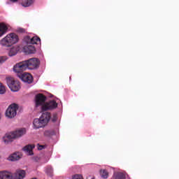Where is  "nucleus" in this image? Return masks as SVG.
<instances>
[{"label": "nucleus", "mask_w": 179, "mask_h": 179, "mask_svg": "<svg viewBox=\"0 0 179 179\" xmlns=\"http://www.w3.org/2000/svg\"><path fill=\"white\" fill-rule=\"evenodd\" d=\"M7 85L12 92H19L20 90V83L12 77L6 78Z\"/></svg>", "instance_id": "3"}, {"label": "nucleus", "mask_w": 179, "mask_h": 179, "mask_svg": "<svg viewBox=\"0 0 179 179\" xmlns=\"http://www.w3.org/2000/svg\"><path fill=\"white\" fill-rule=\"evenodd\" d=\"M41 122L45 125L48 124L50 120H51V113L48 112L43 113L40 117Z\"/></svg>", "instance_id": "11"}, {"label": "nucleus", "mask_w": 179, "mask_h": 179, "mask_svg": "<svg viewBox=\"0 0 179 179\" xmlns=\"http://www.w3.org/2000/svg\"><path fill=\"white\" fill-rule=\"evenodd\" d=\"M17 110H19V106L16 103L11 104L6 112V117H8V118H13L14 117H16V114L17 113Z\"/></svg>", "instance_id": "6"}, {"label": "nucleus", "mask_w": 179, "mask_h": 179, "mask_svg": "<svg viewBox=\"0 0 179 179\" xmlns=\"http://www.w3.org/2000/svg\"><path fill=\"white\" fill-rule=\"evenodd\" d=\"M19 41V36L16 34H9L1 41V45L3 47H11Z\"/></svg>", "instance_id": "1"}, {"label": "nucleus", "mask_w": 179, "mask_h": 179, "mask_svg": "<svg viewBox=\"0 0 179 179\" xmlns=\"http://www.w3.org/2000/svg\"><path fill=\"white\" fill-rule=\"evenodd\" d=\"M34 129H38L45 127V124L41 120V119H35L33 122Z\"/></svg>", "instance_id": "12"}, {"label": "nucleus", "mask_w": 179, "mask_h": 179, "mask_svg": "<svg viewBox=\"0 0 179 179\" xmlns=\"http://www.w3.org/2000/svg\"><path fill=\"white\" fill-rule=\"evenodd\" d=\"M24 41L29 45L30 44H38V43H41V39L38 36L31 38L27 36L24 38Z\"/></svg>", "instance_id": "10"}, {"label": "nucleus", "mask_w": 179, "mask_h": 179, "mask_svg": "<svg viewBox=\"0 0 179 179\" xmlns=\"http://www.w3.org/2000/svg\"><path fill=\"white\" fill-rule=\"evenodd\" d=\"M17 31L18 33H25L26 32V29H23V28H18L17 29Z\"/></svg>", "instance_id": "27"}, {"label": "nucleus", "mask_w": 179, "mask_h": 179, "mask_svg": "<svg viewBox=\"0 0 179 179\" xmlns=\"http://www.w3.org/2000/svg\"><path fill=\"white\" fill-rule=\"evenodd\" d=\"M27 66L26 64L25 61L20 62L19 63H17L14 66H13V71L17 73V76L19 75H22L23 72L24 71H27Z\"/></svg>", "instance_id": "5"}, {"label": "nucleus", "mask_w": 179, "mask_h": 179, "mask_svg": "<svg viewBox=\"0 0 179 179\" xmlns=\"http://www.w3.org/2000/svg\"><path fill=\"white\" fill-rule=\"evenodd\" d=\"M45 100H47V96L43 94H38L35 96V106L36 107H43L45 104Z\"/></svg>", "instance_id": "8"}, {"label": "nucleus", "mask_w": 179, "mask_h": 179, "mask_svg": "<svg viewBox=\"0 0 179 179\" xmlns=\"http://www.w3.org/2000/svg\"><path fill=\"white\" fill-rule=\"evenodd\" d=\"M26 177V171L24 170L17 171L15 173V179H23Z\"/></svg>", "instance_id": "17"}, {"label": "nucleus", "mask_w": 179, "mask_h": 179, "mask_svg": "<svg viewBox=\"0 0 179 179\" xmlns=\"http://www.w3.org/2000/svg\"><path fill=\"white\" fill-rule=\"evenodd\" d=\"M13 175H12V173L6 171H2L0 172V179H13Z\"/></svg>", "instance_id": "13"}, {"label": "nucleus", "mask_w": 179, "mask_h": 179, "mask_svg": "<svg viewBox=\"0 0 179 179\" xmlns=\"http://www.w3.org/2000/svg\"><path fill=\"white\" fill-rule=\"evenodd\" d=\"M7 31H8V27H6V24L3 23H1L0 24V37H1V36H3V34H5V33H6Z\"/></svg>", "instance_id": "19"}, {"label": "nucleus", "mask_w": 179, "mask_h": 179, "mask_svg": "<svg viewBox=\"0 0 179 179\" xmlns=\"http://www.w3.org/2000/svg\"><path fill=\"white\" fill-rule=\"evenodd\" d=\"M115 179H125V175L122 173H119L115 175Z\"/></svg>", "instance_id": "23"}, {"label": "nucleus", "mask_w": 179, "mask_h": 179, "mask_svg": "<svg viewBox=\"0 0 179 179\" xmlns=\"http://www.w3.org/2000/svg\"><path fill=\"white\" fill-rule=\"evenodd\" d=\"M24 50L27 54H34L36 52V48L33 44L27 45L24 47Z\"/></svg>", "instance_id": "14"}, {"label": "nucleus", "mask_w": 179, "mask_h": 179, "mask_svg": "<svg viewBox=\"0 0 179 179\" xmlns=\"http://www.w3.org/2000/svg\"><path fill=\"white\" fill-rule=\"evenodd\" d=\"M25 64L27 69H37L40 66V59L36 57L31 58L25 60Z\"/></svg>", "instance_id": "4"}, {"label": "nucleus", "mask_w": 179, "mask_h": 179, "mask_svg": "<svg viewBox=\"0 0 179 179\" xmlns=\"http://www.w3.org/2000/svg\"><path fill=\"white\" fill-rule=\"evenodd\" d=\"M7 59H8V57L6 56L0 57V64H3V62H5V61H7Z\"/></svg>", "instance_id": "26"}, {"label": "nucleus", "mask_w": 179, "mask_h": 179, "mask_svg": "<svg viewBox=\"0 0 179 179\" xmlns=\"http://www.w3.org/2000/svg\"><path fill=\"white\" fill-rule=\"evenodd\" d=\"M73 179H83V177L81 175H75Z\"/></svg>", "instance_id": "28"}, {"label": "nucleus", "mask_w": 179, "mask_h": 179, "mask_svg": "<svg viewBox=\"0 0 179 179\" xmlns=\"http://www.w3.org/2000/svg\"><path fill=\"white\" fill-rule=\"evenodd\" d=\"M34 3V0H22L21 4L24 8H29Z\"/></svg>", "instance_id": "18"}, {"label": "nucleus", "mask_w": 179, "mask_h": 179, "mask_svg": "<svg viewBox=\"0 0 179 179\" xmlns=\"http://www.w3.org/2000/svg\"><path fill=\"white\" fill-rule=\"evenodd\" d=\"M92 179H94V178H92Z\"/></svg>", "instance_id": "32"}, {"label": "nucleus", "mask_w": 179, "mask_h": 179, "mask_svg": "<svg viewBox=\"0 0 179 179\" xmlns=\"http://www.w3.org/2000/svg\"><path fill=\"white\" fill-rule=\"evenodd\" d=\"M38 150H43V149H44V145H40V144H38Z\"/></svg>", "instance_id": "29"}, {"label": "nucleus", "mask_w": 179, "mask_h": 179, "mask_svg": "<svg viewBox=\"0 0 179 179\" xmlns=\"http://www.w3.org/2000/svg\"><path fill=\"white\" fill-rule=\"evenodd\" d=\"M0 120H1V115H0Z\"/></svg>", "instance_id": "31"}, {"label": "nucleus", "mask_w": 179, "mask_h": 179, "mask_svg": "<svg viewBox=\"0 0 179 179\" xmlns=\"http://www.w3.org/2000/svg\"><path fill=\"white\" fill-rule=\"evenodd\" d=\"M6 92V88H5V86L0 83V94H5Z\"/></svg>", "instance_id": "24"}, {"label": "nucleus", "mask_w": 179, "mask_h": 179, "mask_svg": "<svg viewBox=\"0 0 179 179\" xmlns=\"http://www.w3.org/2000/svg\"><path fill=\"white\" fill-rule=\"evenodd\" d=\"M21 158H22V155L17 152V153H14L10 155L8 157V160H9V162H16V160H20Z\"/></svg>", "instance_id": "16"}, {"label": "nucleus", "mask_w": 179, "mask_h": 179, "mask_svg": "<svg viewBox=\"0 0 179 179\" xmlns=\"http://www.w3.org/2000/svg\"><path fill=\"white\" fill-rule=\"evenodd\" d=\"M17 51H19V48L17 47L12 48L8 52L9 57H13L16 55V54H17Z\"/></svg>", "instance_id": "20"}, {"label": "nucleus", "mask_w": 179, "mask_h": 179, "mask_svg": "<svg viewBox=\"0 0 179 179\" xmlns=\"http://www.w3.org/2000/svg\"><path fill=\"white\" fill-rule=\"evenodd\" d=\"M11 2H17V0H10Z\"/></svg>", "instance_id": "30"}, {"label": "nucleus", "mask_w": 179, "mask_h": 179, "mask_svg": "<svg viewBox=\"0 0 179 179\" xmlns=\"http://www.w3.org/2000/svg\"><path fill=\"white\" fill-rule=\"evenodd\" d=\"M58 120V115L57 113L53 114L52 117L51 118L52 122H57V120Z\"/></svg>", "instance_id": "25"}, {"label": "nucleus", "mask_w": 179, "mask_h": 179, "mask_svg": "<svg viewBox=\"0 0 179 179\" xmlns=\"http://www.w3.org/2000/svg\"><path fill=\"white\" fill-rule=\"evenodd\" d=\"M36 146L34 145H28L23 148L24 152H27L29 156H33V149H34Z\"/></svg>", "instance_id": "15"}, {"label": "nucleus", "mask_w": 179, "mask_h": 179, "mask_svg": "<svg viewBox=\"0 0 179 179\" xmlns=\"http://www.w3.org/2000/svg\"><path fill=\"white\" fill-rule=\"evenodd\" d=\"M100 176L102 178H108V172L106 169H101L100 171Z\"/></svg>", "instance_id": "21"}, {"label": "nucleus", "mask_w": 179, "mask_h": 179, "mask_svg": "<svg viewBox=\"0 0 179 179\" xmlns=\"http://www.w3.org/2000/svg\"><path fill=\"white\" fill-rule=\"evenodd\" d=\"M18 78L22 80V82H24L25 83H33V76L29 73H24L22 74H19Z\"/></svg>", "instance_id": "9"}, {"label": "nucleus", "mask_w": 179, "mask_h": 179, "mask_svg": "<svg viewBox=\"0 0 179 179\" xmlns=\"http://www.w3.org/2000/svg\"><path fill=\"white\" fill-rule=\"evenodd\" d=\"M58 107V103L55 100H51L46 102L42 107L41 111H48L55 110Z\"/></svg>", "instance_id": "7"}, {"label": "nucleus", "mask_w": 179, "mask_h": 179, "mask_svg": "<svg viewBox=\"0 0 179 179\" xmlns=\"http://www.w3.org/2000/svg\"><path fill=\"white\" fill-rule=\"evenodd\" d=\"M52 135H55V131L54 129L46 130L44 132L45 136H52Z\"/></svg>", "instance_id": "22"}, {"label": "nucleus", "mask_w": 179, "mask_h": 179, "mask_svg": "<svg viewBox=\"0 0 179 179\" xmlns=\"http://www.w3.org/2000/svg\"><path fill=\"white\" fill-rule=\"evenodd\" d=\"M26 134V129H18L15 131H13L7 135L6 138L4 139L5 143H8V142H12L13 139H16L17 138H20V136H23V135Z\"/></svg>", "instance_id": "2"}]
</instances>
